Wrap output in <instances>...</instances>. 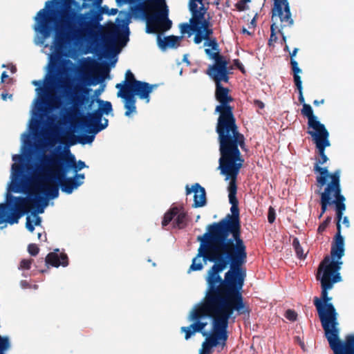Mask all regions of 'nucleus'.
<instances>
[{
	"mask_svg": "<svg viewBox=\"0 0 354 354\" xmlns=\"http://www.w3.org/2000/svg\"><path fill=\"white\" fill-rule=\"evenodd\" d=\"M157 87L158 84H150L145 82L139 81L127 93L133 96V97L138 96L140 100H144L147 103H149L150 101V93Z\"/></svg>",
	"mask_w": 354,
	"mask_h": 354,
	"instance_id": "412c9836",
	"label": "nucleus"
},
{
	"mask_svg": "<svg viewBox=\"0 0 354 354\" xmlns=\"http://www.w3.org/2000/svg\"><path fill=\"white\" fill-rule=\"evenodd\" d=\"M59 250L56 249L54 252H50L45 258L46 265L58 268L62 266L66 267L68 265V258L66 254L61 253L58 254Z\"/></svg>",
	"mask_w": 354,
	"mask_h": 354,
	"instance_id": "393cba45",
	"label": "nucleus"
},
{
	"mask_svg": "<svg viewBox=\"0 0 354 354\" xmlns=\"http://www.w3.org/2000/svg\"><path fill=\"white\" fill-rule=\"evenodd\" d=\"M182 209V207H179V213L176 216V218L173 223L174 227L178 229H183L187 225V214Z\"/></svg>",
	"mask_w": 354,
	"mask_h": 354,
	"instance_id": "473e14b6",
	"label": "nucleus"
},
{
	"mask_svg": "<svg viewBox=\"0 0 354 354\" xmlns=\"http://www.w3.org/2000/svg\"><path fill=\"white\" fill-rule=\"evenodd\" d=\"M299 49L297 48H295L292 53H290V60H295V57L296 56Z\"/></svg>",
	"mask_w": 354,
	"mask_h": 354,
	"instance_id": "864d4df0",
	"label": "nucleus"
},
{
	"mask_svg": "<svg viewBox=\"0 0 354 354\" xmlns=\"http://www.w3.org/2000/svg\"><path fill=\"white\" fill-rule=\"evenodd\" d=\"M324 102V100H314L313 101V104L315 105V106H318L320 104H323Z\"/></svg>",
	"mask_w": 354,
	"mask_h": 354,
	"instance_id": "bf43d9fd",
	"label": "nucleus"
},
{
	"mask_svg": "<svg viewBox=\"0 0 354 354\" xmlns=\"http://www.w3.org/2000/svg\"><path fill=\"white\" fill-rule=\"evenodd\" d=\"M330 223V217L327 216V218L318 227L317 233L319 234H323L324 232H325L326 228L328 227Z\"/></svg>",
	"mask_w": 354,
	"mask_h": 354,
	"instance_id": "a19ab883",
	"label": "nucleus"
},
{
	"mask_svg": "<svg viewBox=\"0 0 354 354\" xmlns=\"http://www.w3.org/2000/svg\"><path fill=\"white\" fill-rule=\"evenodd\" d=\"M285 317L290 321L295 322L297 320V313L294 310L288 309L286 311Z\"/></svg>",
	"mask_w": 354,
	"mask_h": 354,
	"instance_id": "a18cd8bd",
	"label": "nucleus"
},
{
	"mask_svg": "<svg viewBox=\"0 0 354 354\" xmlns=\"http://www.w3.org/2000/svg\"><path fill=\"white\" fill-rule=\"evenodd\" d=\"M197 3L198 1L189 0V7L192 12V18L189 19V22L195 26L198 24L199 22L205 17V15L207 10L203 6L198 9Z\"/></svg>",
	"mask_w": 354,
	"mask_h": 354,
	"instance_id": "a878e982",
	"label": "nucleus"
},
{
	"mask_svg": "<svg viewBox=\"0 0 354 354\" xmlns=\"http://www.w3.org/2000/svg\"><path fill=\"white\" fill-rule=\"evenodd\" d=\"M234 65L239 68L242 73H245V68L243 65V64L241 62V61L239 59H235L233 61Z\"/></svg>",
	"mask_w": 354,
	"mask_h": 354,
	"instance_id": "8fccbe9b",
	"label": "nucleus"
},
{
	"mask_svg": "<svg viewBox=\"0 0 354 354\" xmlns=\"http://www.w3.org/2000/svg\"><path fill=\"white\" fill-rule=\"evenodd\" d=\"M146 20V32L158 33L169 30L172 22L169 19V10L165 0H156L140 10Z\"/></svg>",
	"mask_w": 354,
	"mask_h": 354,
	"instance_id": "9d476101",
	"label": "nucleus"
},
{
	"mask_svg": "<svg viewBox=\"0 0 354 354\" xmlns=\"http://www.w3.org/2000/svg\"><path fill=\"white\" fill-rule=\"evenodd\" d=\"M292 246L299 259H304L306 258V254L304 252L298 238L295 237L293 239Z\"/></svg>",
	"mask_w": 354,
	"mask_h": 354,
	"instance_id": "4c0bfd02",
	"label": "nucleus"
},
{
	"mask_svg": "<svg viewBox=\"0 0 354 354\" xmlns=\"http://www.w3.org/2000/svg\"><path fill=\"white\" fill-rule=\"evenodd\" d=\"M295 341H297L299 344V345L301 346V348L303 350H304L305 344H304V342L301 341V338L299 336H296L295 337Z\"/></svg>",
	"mask_w": 354,
	"mask_h": 354,
	"instance_id": "6e6d98bb",
	"label": "nucleus"
},
{
	"mask_svg": "<svg viewBox=\"0 0 354 354\" xmlns=\"http://www.w3.org/2000/svg\"><path fill=\"white\" fill-rule=\"evenodd\" d=\"M278 28L275 23H273L270 26V37L268 40V45L272 46L273 43L277 40V36L276 35V30Z\"/></svg>",
	"mask_w": 354,
	"mask_h": 354,
	"instance_id": "ea45409f",
	"label": "nucleus"
},
{
	"mask_svg": "<svg viewBox=\"0 0 354 354\" xmlns=\"http://www.w3.org/2000/svg\"><path fill=\"white\" fill-rule=\"evenodd\" d=\"M139 81L140 80L136 79L134 75L130 70H127L125 73L124 80L122 82V83L117 84L115 85V88H118V91L127 92Z\"/></svg>",
	"mask_w": 354,
	"mask_h": 354,
	"instance_id": "7c9ffc66",
	"label": "nucleus"
},
{
	"mask_svg": "<svg viewBox=\"0 0 354 354\" xmlns=\"http://www.w3.org/2000/svg\"><path fill=\"white\" fill-rule=\"evenodd\" d=\"M244 158L241 152L220 154L218 169L225 180H230L227 190L231 214H227L218 222L209 225L207 232L214 239L227 245L247 259V247L241 235V222L239 201L236 198V179L243 167Z\"/></svg>",
	"mask_w": 354,
	"mask_h": 354,
	"instance_id": "20e7f679",
	"label": "nucleus"
},
{
	"mask_svg": "<svg viewBox=\"0 0 354 354\" xmlns=\"http://www.w3.org/2000/svg\"><path fill=\"white\" fill-rule=\"evenodd\" d=\"M250 306L246 301L209 306H195L188 319L193 322L189 326H183L185 339H189L195 333L207 336L201 353L209 354L213 347L225 346L228 339L229 320L234 322L236 316L249 315Z\"/></svg>",
	"mask_w": 354,
	"mask_h": 354,
	"instance_id": "7ed1b4c3",
	"label": "nucleus"
},
{
	"mask_svg": "<svg viewBox=\"0 0 354 354\" xmlns=\"http://www.w3.org/2000/svg\"><path fill=\"white\" fill-rule=\"evenodd\" d=\"M200 242L196 256L193 259L188 272L203 268V258L214 264L205 276L206 290L202 301L196 306H209L245 302L242 289L246 277L243 266L247 259L229 247L214 239L206 232L197 237Z\"/></svg>",
	"mask_w": 354,
	"mask_h": 354,
	"instance_id": "f257e3e1",
	"label": "nucleus"
},
{
	"mask_svg": "<svg viewBox=\"0 0 354 354\" xmlns=\"http://www.w3.org/2000/svg\"><path fill=\"white\" fill-rule=\"evenodd\" d=\"M276 218V213L274 207L270 206L268 209V221L270 223H273Z\"/></svg>",
	"mask_w": 354,
	"mask_h": 354,
	"instance_id": "09e8293b",
	"label": "nucleus"
},
{
	"mask_svg": "<svg viewBox=\"0 0 354 354\" xmlns=\"http://www.w3.org/2000/svg\"><path fill=\"white\" fill-rule=\"evenodd\" d=\"M103 121V122H101L100 124H98L94 129H93V134H97L100 131L106 128L108 126L109 120L106 118H104Z\"/></svg>",
	"mask_w": 354,
	"mask_h": 354,
	"instance_id": "c03bdc74",
	"label": "nucleus"
},
{
	"mask_svg": "<svg viewBox=\"0 0 354 354\" xmlns=\"http://www.w3.org/2000/svg\"><path fill=\"white\" fill-rule=\"evenodd\" d=\"M303 105V108L301 110V113L304 116L308 118V121L316 118L313 113V109L310 104H306L304 100L303 102H300Z\"/></svg>",
	"mask_w": 354,
	"mask_h": 354,
	"instance_id": "e433bc0d",
	"label": "nucleus"
},
{
	"mask_svg": "<svg viewBox=\"0 0 354 354\" xmlns=\"http://www.w3.org/2000/svg\"><path fill=\"white\" fill-rule=\"evenodd\" d=\"M48 12L53 14L55 11L53 10L47 11L45 8H43L37 12L35 17L39 26V30L44 38H48L50 36L53 30V26L50 24L55 22V19Z\"/></svg>",
	"mask_w": 354,
	"mask_h": 354,
	"instance_id": "aec40b11",
	"label": "nucleus"
},
{
	"mask_svg": "<svg viewBox=\"0 0 354 354\" xmlns=\"http://www.w3.org/2000/svg\"><path fill=\"white\" fill-rule=\"evenodd\" d=\"M291 70L293 73V80L295 85L299 92V101L303 102V87L302 82L299 73H301V69L298 66V62L296 60H290Z\"/></svg>",
	"mask_w": 354,
	"mask_h": 354,
	"instance_id": "cd10ccee",
	"label": "nucleus"
},
{
	"mask_svg": "<svg viewBox=\"0 0 354 354\" xmlns=\"http://www.w3.org/2000/svg\"><path fill=\"white\" fill-rule=\"evenodd\" d=\"M1 98L3 100H6L8 96V93H2L1 95Z\"/></svg>",
	"mask_w": 354,
	"mask_h": 354,
	"instance_id": "e2e57ef3",
	"label": "nucleus"
},
{
	"mask_svg": "<svg viewBox=\"0 0 354 354\" xmlns=\"http://www.w3.org/2000/svg\"><path fill=\"white\" fill-rule=\"evenodd\" d=\"M22 187L28 194V197H14L13 206L8 203H0V223H8L10 225L17 223L19 218L28 213L30 208H37V213L41 214L47 206V199L34 192L32 188V181L26 178L21 180Z\"/></svg>",
	"mask_w": 354,
	"mask_h": 354,
	"instance_id": "0eeeda50",
	"label": "nucleus"
},
{
	"mask_svg": "<svg viewBox=\"0 0 354 354\" xmlns=\"http://www.w3.org/2000/svg\"><path fill=\"white\" fill-rule=\"evenodd\" d=\"M50 170L53 171V178L59 185L63 192L70 194L75 189H77L83 184L82 180H77L73 177H66L68 171L60 169L57 166H49Z\"/></svg>",
	"mask_w": 354,
	"mask_h": 354,
	"instance_id": "dca6fc26",
	"label": "nucleus"
},
{
	"mask_svg": "<svg viewBox=\"0 0 354 354\" xmlns=\"http://www.w3.org/2000/svg\"><path fill=\"white\" fill-rule=\"evenodd\" d=\"M35 172L30 178H28L29 181H32V188L34 192L39 193L41 196L47 199H55L59 196V183L53 178V171L48 167V171L44 174V178H35Z\"/></svg>",
	"mask_w": 354,
	"mask_h": 354,
	"instance_id": "f8f14e48",
	"label": "nucleus"
},
{
	"mask_svg": "<svg viewBox=\"0 0 354 354\" xmlns=\"http://www.w3.org/2000/svg\"><path fill=\"white\" fill-rule=\"evenodd\" d=\"M318 149L320 158L314 164L313 170L315 173H318L316 176V186L317 187L315 193L320 196L321 205V217L326 211L328 206L332 205V173H330L327 167H322L320 165H323L328 160L325 154V148L330 146V142H325L315 144Z\"/></svg>",
	"mask_w": 354,
	"mask_h": 354,
	"instance_id": "6e6552de",
	"label": "nucleus"
},
{
	"mask_svg": "<svg viewBox=\"0 0 354 354\" xmlns=\"http://www.w3.org/2000/svg\"><path fill=\"white\" fill-rule=\"evenodd\" d=\"M32 261H33V260L32 259H22L19 264V268L23 269V270H29L31 267V264H32Z\"/></svg>",
	"mask_w": 354,
	"mask_h": 354,
	"instance_id": "49530a36",
	"label": "nucleus"
},
{
	"mask_svg": "<svg viewBox=\"0 0 354 354\" xmlns=\"http://www.w3.org/2000/svg\"><path fill=\"white\" fill-rule=\"evenodd\" d=\"M8 75H7L6 72V71H3L1 74V82H3L5 81V79L8 78Z\"/></svg>",
	"mask_w": 354,
	"mask_h": 354,
	"instance_id": "13d9d810",
	"label": "nucleus"
},
{
	"mask_svg": "<svg viewBox=\"0 0 354 354\" xmlns=\"http://www.w3.org/2000/svg\"><path fill=\"white\" fill-rule=\"evenodd\" d=\"M194 192V203L192 206L195 208L203 207L206 203V193L205 188L198 183H195L189 188L188 185L186 186V194H189Z\"/></svg>",
	"mask_w": 354,
	"mask_h": 354,
	"instance_id": "b1692460",
	"label": "nucleus"
},
{
	"mask_svg": "<svg viewBox=\"0 0 354 354\" xmlns=\"http://www.w3.org/2000/svg\"><path fill=\"white\" fill-rule=\"evenodd\" d=\"M101 10H102V13H106V14L109 15V8H108V7L104 6V7L102 8Z\"/></svg>",
	"mask_w": 354,
	"mask_h": 354,
	"instance_id": "052dcab7",
	"label": "nucleus"
},
{
	"mask_svg": "<svg viewBox=\"0 0 354 354\" xmlns=\"http://www.w3.org/2000/svg\"><path fill=\"white\" fill-rule=\"evenodd\" d=\"M117 96L118 97L122 98L124 100V108L126 109V111H125L126 116H129L131 115V113L136 112V97H133V96L131 95L129 93L124 92L122 91H118L117 93Z\"/></svg>",
	"mask_w": 354,
	"mask_h": 354,
	"instance_id": "c85d7f7f",
	"label": "nucleus"
},
{
	"mask_svg": "<svg viewBox=\"0 0 354 354\" xmlns=\"http://www.w3.org/2000/svg\"><path fill=\"white\" fill-rule=\"evenodd\" d=\"M345 209L342 203L337 204V213L338 221H340L342 211ZM338 233L336 236L335 242L333 243V283L342 281L339 270L342 265L340 259L344 255V240L340 236L339 222H338Z\"/></svg>",
	"mask_w": 354,
	"mask_h": 354,
	"instance_id": "4468645a",
	"label": "nucleus"
},
{
	"mask_svg": "<svg viewBox=\"0 0 354 354\" xmlns=\"http://www.w3.org/2000/svg\"><path fill=\"white\" fill-rule=\"evenodd\" d=\"M254 104L259 109H262L264 108L265 105H264V103L259 100H255L254 101Z\"/></svg>",
	"mask_w": 354,
	"mask_h": 354,
	"instance_id": "603ef678",
	"label": "nucleus"
},
{
	"mask_svg": "<svg viewBox=\"0 0 354 354\" xmlns=\"http://www.w3.org/2000/svg\"><path fill=\"white\" fill-rule=\"evenodd\" d=\"M214 95L219 102L215 108V113L219 114L216 131L220 154L241 152L239 147L246 150L245 137L239 130L233 113L234 107L230 104L234 101L230 94V89L223 86L222 84L215 85Z\"/></svg>",
	"mask_w": 354,
	"mask_h": 354,
	"instance_id": "39448f33",
	"label": "nucleus"
},
{
	"mask_svg": "<svg viewBox=\"0 0 354 354\" xmlns=\"http://www.w3.org/2000/svg\"><path fill=\"white\" fill-rule=\"evenodd\" d=\"M205 41L204 46L210 47L212 52L216 51L219 53V46L216 38L212 36H208L207 38L203 39Z\"/></svg>",
	"mask_w": 354,
	"mask_h": 354,
	"instance_id": "c9c22d12",
	"label": "nucleus"
},
{
	"mask_svg": "<svg viewBox=\"0 0 354 354\" xmlns=\"http://www.w3.org/2000/svg\"><path fill=\"white\" fill-rule=\"evenodd\" d=\"M102 114L97 109L92 113H88V116L83 117L80 120V124L86 131L88 133H93V129L95 128L102 120Z\"/></svg>",
	"mask_w": 354,
	"mask_h": 354,
	"instance_id": "5701e85b",
	"label": "nucleus"
},
{
	"mask_svg": "<svg viewBox=\"0 0 354 354\" xmlns=\"http://www.w3.org/2000/svg\"><path fill=\"white\" fill-rule=\"evenodd\" d=\"M60 87L64 90L67 96H69L74 109L79 110L83 106L90 108L94 100L89 96L90 88L76 85L72 89L71 85L66 82H62Z\"/></svg>",
	"mask_w": 354,
	"mask_h": 354,
	"instance_id": "ddd939ff",
	"label": "nucleus"
},
{
	"mask_svg": "<svg viewBox=\"0 0 354 354\" xmlns=\"http://www.w3.org/2000/svg\"><path fill=\"white\" fill-rule=\"evenodd\" d=\"M97 102L99 105L97 110L100 111L102 115H109L113 111L112 104L110 102L97 99Z\"/></svg>",
	"mask_w": 354,
	"mask_h": 354,
	"instance_id": "f704fd0d",
	"label": "nucleus"
},
{
	"mask_svg": "<svg viewBox=\"0 0 354 354\" xmlns=\"http://www.w3.org/2000/svg\"><path fill=\"white\" fill-rule=\"evenodd\" d=\"M91 135H86V136L78 138V137L75 136V135L70 133L67 136V141H66L65 140H61L60 142L65 144L68 147L77 144V142H79L82 145H85L87 143L89 144L93 141V140L95 138V134H93V133H91Z\"/></svg>",
	"mask_w": 354,
	"mask_h": 354,
	"instance_id": "c756f323",
	"label": "nucleus"
},
{
	"mask_svg": "<svg viewBox=\"0 0 354 354\" xmlns=\"http://www.w3.org/2000/svg\"><path fill=\"white\" fill-rule=\"evenodd\" d=\"M179 213V207L176 206L171 207L165 214H164L162 225L165 227L174 218V217Z\"/></svg>",
	"mask_w": 354,
	"mask_h": 354,
	"instance_id": "72a5a7b5",
	"label": "nucleus"
},
{
	"mask_svg": "<svg viewBox=\"0 0 354 354\" xmlns=\"http://www.w3.org/2000/svg\"><path fill=\"white\" fill-rule=\"evenodd\" d=\"M337 313L333 308V353L354 354V333L346 337L344 343L339 339V328L337 320Z\"/></svg>",
	"mask_w": 354,
	"mask_h": 354,
	"instance_id": "2eb2a0df",
	"label": "nucleus"
},
{
	"mask_svg": "<svg viewBox=\"0 0 354 354\" xmlns=\"http://www.w3.org/2000/svg\"><path fill=\"white\" fill-rule=\"evenodd\" d=\"M214 33L212 24L210 22V17L204 18L196 26V35L194 37V42L196 44H201L203 39L212 36Z\"/></svg>",
	"mask_w": 354,
	"mask_h": 354,
	"instance_id": "4be33fe9",
	"label": "nucleus"
},
{
	"mask_svg": "<svg viewBox=\"0 0 354 354\" xmlns=\"http://www.w3.org/2000/svg\"><path fill=\"white\" fill-rule=\"evenodd\" d=\"M12 169L13 175L17 178L19 177L24 173V167L16 163L12 164Z\"/></svg>",
	"mask_w": 354,
	"mask_h": 354,
	"instance_id": "79ce46f5",
	"label": "nucleus"
},
{
	"mask_svg": "<svg viewBox=\"0 0 354 354\" xmlns=\"http://www.w3.org/2000/svg\"><path fill=\"white\" fill-rule=\"evenodd\" d=\"M73 177L75 178V179H77V180H82L84 179L85 176L84 174L75 173V174Z\"/></svg>",
	"mask_w": 354,
	"mask_h": 354,
	"instance_id": "5fc2aeb1",
	"label": "nucleus"
},
{
	"mask_svg": "<svg viewBox=\"0 0 354 354\" xmlns=\"http://www.w3.org/2000/svg\"><path fill=\"white\" fill-rule=\"evenodd\" d=\"M40 222H41V218H40V217L37 216V217L36 218V220H35V224L36 225H39V224L40 223Z\"/></svg>",
	"mask_w": 354,
	"mask_h": 354,
	"instance_id": "69168bd1",
	"label": "nucleus"
},
{
	"mask_svg": "<svg viewBox=\"0 0 354 354\" xmlns=\"http://www.w3.org/2000/svg\"><path fill=\"white\" fill-rule=\"evenodd\" d=\"M279 32L282 36L283 41L286 42V37L284 35L283 32H281V30H279Z\"/></svg>",
	"mask_w": 354,
	"mask_h": 354,
	"instance_id": "0e129e2a",
	"label": "nucleus"
},
{
	"mask_svg": "<svg viewBox=\"0 0 354 354\" xmlns=\"http://www.w3.org/2000/svg\"><path fill=\"white\" fill-rule=\"evenodd\" d=\"M205 54L214 63L209 65L206 71V74L214 82L215 85L221 84L222 82L228 83L230 80V68L226 58L218 52H212L209 48L205 49Z\"/></svg>",
	"mask_w": 354,
	"mask_h": 354,
	"instance_id": "9b49d317",
	"label": "nucleus"
},
{
	"mask_svg": "<svg viewBox=\"0 0 354 354\" xmlns=\"http://www.w3.org/2000/svg\"><path fill=\"white\" fill-rule=\"evenodd\" d=\"M182 37L170 35L162 37L160 34L157 36V42L159 48L165 50L169 48H177L180 46Z\"/></svg>",
	"mask_w": 354,
	"mask_h": 354,
	"instance_id": "bb28decb",
	"label": "nucleus"
},
{
	"mask_svg": "<svg viewBox=\"0 0 354 354\" xmlns=\"http://www.w3.org/2000/svg\"><path fill=\"white\" fill-rule=\"evenodd\" d=\"M118 11V10L117 8H112L111 10L109 9V15H115L117 14Z\"/></svg>",
	"mask_w": 354,
	"mask_h": 354,
	"instance_id": "4d7b16f0",
	"label": "nucleus"
},
{
	"mask_svg": "<svg viewBox=\"0 0 354 354\" xmlns=\"http://www.w3.org/2000/svg\"><path fill=\"white\" fill-rule=\"evenodd\" d=\"M21 157L20 156H18V155H15L12 157L13 160H17V159H21Z\"/></svg>",
	"mask_w": 354,
	"mask_h": 354,
	"instance_id": "338daca9",
	"label": "nucleus"
},
{
	"mask_svg": "<svg viewBox=\"0 0 354 354\" xmlns=\"http://www.w3.org/2000/svg\"><path fill=\"white\" fill-rule=\"evenodd\" d=\"M26 227L31 232H32L35 230V227L32 224L30 216H28L26 218Z\"/></svg>",
	"mask_w": 354,
	"mask_h": 354,
	"instance_id": "3c124183",
	"label": "nucleus"
},
{
	"mask_svg": "<svg viewBox=\"0 0 354 354\" xmlns=\"http://www.w3.org/2000/svg\"><path fill=\"white\" fill-rule=\"evenodd\" d=\"M180 32L182 34H188L190 36L192 33L196 34V26L193 24L183 23L180 25Z\"/></svg>",
	"mask_w": 354,
	"mask_h": 354,
	"instance_id": "58836bf2",
	"label": "nucleus"
},
{
	"mask_svg": "<svg viewBox=\"0 0 354 354\" xmlns=\"http://www.w3.org/2000/svg\"><path fill=\"white\" fill-rule=\"evenodd\" d=\"M28 252L31 256H36L39 252V248L37 245L35 243H30L28 246Z\"/></svg>",
	"mask_w": 354,
	"mask_h": 354,
	"instance_id": "de8ad7c7",
	"label": "nucleus"
},
{
	"mask_svg": "<svg viewBox=\"0 0 354 354\" xmlns=\"http://www.w3.org/2000/svg\"><path fill=\"white\" fill-rule=\"evenodd\" d=\"M308 128L307 133L311 136L315 144L329 141L328 131L325 126L317 120V117L308 121Z\"/></svg>",
	"mask_w": 354,
	"mask_h": 354,
	"instance_id": "6ab92c4d",
	"label": "nucleus"
},
{
	"mask_svg": "<svg viewBox=\"0 0 354 354\" xmlns=\"http://www.w3.org/2000/svg\"><path fill=\"white\" fill-rule=\"evenodd\" d=\"M32 84L35 86H40L41 84V81H37V80H34L32 81Z\"/></svg>",
	"mask_w": 354,
	"mask_h": 354,
	"instance_id": "680f3d73",
	"label": "nucleus"
},
{
	"mask_svg": "<svg viewBox=\"0 0 354 354\" xmlns=\"http://www.w3.org/2000/svg\"><path fill=\"white\" fill-rule=\"evenodd\" d=\"M53 4V1H48L46 3V7H48L50 6V5Z\"/></svg>",
	"mask_w": 354,
	"mask_h": 354,
	"instance_id": "774afa93",
	"label": "nucleus"
},
{
	"mask_svg": "<svg viewBox=\"0 0 354 354\" xmlns=\"http://www.w3.org/2000/svg\"><path fill=\"white\" fill-rule=\"evenodd\" d=\"M272 20L278 17L281 22V28L291 26L294 21L291 17L290 6L288 0H274V7L272 10Z\"/></svg>",
	"mask_w": 354,
	"mask_h": 354,
	"instance_id": "a211bd4d",
	"label": "nucleus"
},
{
	"mask_svg": "<svg viewBox=\"0 0 354 354\" xmlns=\"http://www.w3.org/2000/svg\"><path fill=\"white\" fill-rule=\"evenodd\" d=\"M58 75V68L55 65L53 64L51 66V68L50 69L49 73L46 75V77H48L46 82L45 83V87L44 88V91L47 93L48 91V86H52L55 84L57 82V77Z\"/></svg>",
	"mask_w": 354,
	"mask_h": 354,
	"instance_id": "2f4dec72",
	"label": "nucleus"
},
{
	"mask_svg": "<svg viewBox=\"0 0 354 354\" xmlns=\"http://www.w3.org/2000/svg\"><path fill=\"white\" fill-rule=\"evenodd\" d=\"M321 284V295L313 298V304L317 311L329 347L332 349V298L328 290L332 289V248L330 254L320 262L315 274Z\"/></svg>",
	"mask_w": 354,
	"mask_h": 354,
	"instance_id": "423d86ee",
	"label": "nucleus"
},
{
	"mask_svg": "<svg viewBox=\"0 0 354 354\" xmlns=\"http://www.w3.org/2000/svg\"><path fill=\"white\" fill-rule=\"evenodd\" d=\"M81 7L73 0H66L59 12L55 35L52 47L54 53L62 55L71 44L87 41L100 46L106 53L120 52L129 41V35L118 30L102 32L98 21L100 14L96 13V21L87 13H80Z\"/></svg>",
	"mask_w": 354,
	"mask_h": 354,
	"instance_id": "f03ea898",
	"label": "nucleus"
},
{
	"mask_svg": "<svg viewBox=\"0 0 354 354\" xmlns=\"http://www.w3.org/2000/svg\"><path fill=\"white\" fill-rule=\"evenodd\" d=\"M48 166H57L68 172L73 169L75 173L86 167L84 161L77 162L75 156L67 149L62 153H53L50 156H43L40 163L35 166V178H44V174L48 171Z\"/></svg>",
	"mask_w": 354,
	"mask_h": 354,
	"instance_id": "1a4fd4ad",
	"label": "nucleus"
},
{
	"mask_svg": "<svg viewBox=\"0 0 354 354\" xmlns=\"http://www.w3.org/2000/svg\"><path fill=\"white\" fill-rule=\"evenodd\" d=\"M250 1L251 0H240L235 4L236 8L239 11L246 10L248 8L246 4Z\"/></svg>",
	"mask_w": 354,
	"mask_h": 354,
	"instance_id": "37998d69",
	"label": "nucleus"
},
{
	"mask_svg": "<svg viewBox=\"0 0 354 354\" xmlns=\"http://www.w3.org/2000/svg\"><path fill=\"white\" fill-rule=\"evenodd\" d=\"M339 178H340V172L339 171H335L333 172V206L335 207L336 217H337V225H338V217L337 213V204L338 203H342L344 205L345 209L342 211L341 219L339 221V230L341 231V223L345 225L346 227L348 228L350 227L349 219L347 216H343L344 212L346 210V198L341 194V187L339 184ZM338 226V225H337ZM337 230H338V227H337ZM338 231L336 234H337ZM337 235H335L336 236ZM340 236L344 239V237L340 234ZM336 238L335 239V240Z\"/></svg>",
	"mask_w": 354,
	"mask_h": 354,
	"instance_id": "f3484780",
	"label": "nucleus"
}]
</instances>
